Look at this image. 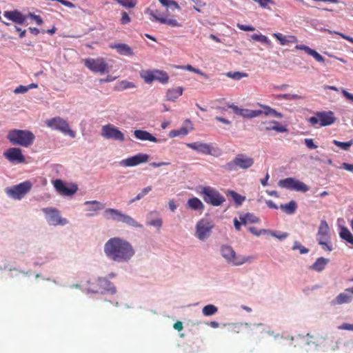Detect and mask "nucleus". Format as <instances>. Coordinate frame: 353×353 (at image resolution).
I'll use <instances>...</instances> for the list:
<instances>
[{
  "instance_id": "c03bdc74",
  "label": "nucleus",
  "mask_w": 353,
  "mask_h": 353,
  "mask_svg": "<svg viewBox=\"0 0 353 353\" xmlns=\"http://www.w3.org/2000/svg\"><path fill=\"white\" fill-rule=\"evenodd\" d=\"M226 76L235 80H240L243 77H247L248 74L240 72H229L226 74Z\"/></svg>"
},
{
  "instance_id": "b1692460",
  "label": "nucleus",
  "mask_w": 353,
  "mask_h": 353,
  "mask_svg": "<svg viewBox=\"0 0 353 353\" xmlns=\"http://www.w3.org/2000/svg\"><path fill=\"white\" fill-rule=\"evenodd\" d=\"M110 48L116 49L121 55L133 56L134 53L131 48L125 43H117L110 45Z\"/></svg>"
},
{
  "instance_id": "412c9836",
  "label": "nucleus",
  "mask_w": 353,
  "mask_h": 353,
  "mask_svg": "<svg viewBox=\"0 0 353 353\" xmlns=\"http://www.w3.org/2000/svg\"><path fill=\"white\" fill-rule=\"evenodd\" d=\"M183 90L184 89L181 86L168 89L165 96L166 101H176L183 94Z\"/></svg>"
},
{
  "instance_id": "20e7f679",
  "label": "nucleus",
  "mask_w": 353,
  "mask_h": 353,
  "mask_svg": "<svg viewBox=\"0 0 353 353\" xmlns=\"http://www.w3.org/2000/svg\"><path fill=\"white\" fill-rule=\"evenodd\" d=\"M200 194L203 201L212 206H220L225 201V197L215 188L210 186L201 188Z\"/></svg>"
},
{
  "instance_id": "09e8293b",
  "label": "nucleus",
  "mask_w": 353,
  "mask_h": 353,
  "mask_svg": "<svg viewBox=\"0 0 353 353\" xmlns=\"http://www.w3.org/2000/svg\"><path fill=\"white\" fill-rule=\"evenodd\" d=\"M162 223V219L159 217H157L154 219H151L147 222L148 225L156 227L158 229L161 228Z\"/></svg>"
},
{
  "instance_id": "6e6552de",
  "label": "nucleus",
  "mask_w": 353,
  "mask_h": 353,
  "mask_svg": "<svg viewBox=\"0 0 353 353\" xmlns=\"http://www.w3.org/2000/svg\"><path fill=\"white\" fill-rule=\"evenodd\" d=\"M254 164V159L244 154H239L235 158L227 163L225 168L229 171L236 170L239 168L246 170L251 168Z\"/></svg>"
},
{
  "instance_id": "4468645a",
  "label": "nucleus",
  "mask_w": 353,
  "mask_h": 353,
  "mask_svg": "<svg viewBox=\"0 0 353 353\" xmlns=\"http://www.w3.org/2000/svg\"><path fill=\"white\" fill-rule=\"evenodd\" d=\"M43 212L46 215V220L52 225H64L68 223L66 219L61 218L58 210L55 208H43Z\"/></svg>"
},
{
  "instance_id": "2eb2a0df",
  "label": "nucleus",
  "mask_w": 353,
  "mask_h": 353,
  "mask_svg": "<svg viewBox=\"0 0 353 353\" xmlns=\"http://www.w3.org/2000/svg\"><path fill=\"white\" fill-rule=\"evenodd\" d=\"M53 185L57 192L62 196H72L78 190V186L75 183H70L66 186L61 179H56L53 181Z\"/></svg>"
},
{
  "instance_id": "aec40b11",
  "label": "nucleus",
  "mask_w": 353,
  "mask_h": 353,
  "mask_svg": "<svg viewBox=\"0 0 353 353\" xmlns=\"http://www.w3.org/2000/svg\"><path fill=\"white\" fill-rule=\"evenodd\" d=\"M186 145L188 148L203 154H210L212 152L211 146L205 143L194 142Z\"/></svg>"
},
{
  "instance_id": "9d476101",
  "label": "nucleus",
  "mask_w": 353,
  "mask_h": 353,
  "mask_svg": "<svg viewBox=\"0 0 353 353\" xmlns=\"http://www.w3.org/2000/svg\"><path fill=\"white\" fill-rule=\"evenodd\" d=\"M85 66L94 73L105 74L109 72L106 60L103 57L83 59Z\"/></svg>"
},
{
  "instance_id": "5701e85b",
  "label": "nucleus",
  "mask_w": 353,
  "mask_h": 353,
  "mask_svg": "<svg viewBox=\"0 0 353 353\" xmlns=\"http://www.w3.org/2000/svg\"><path fill=\"white\" fill-rule=\"evenodd\" d=\"M152 14L153 15V19L155 20V21H158L160 23L165 24L172 28L181 26V25L177 21V20L174 18L168 19L166 17L157 16V13L154 12Z\"/></svg>"
},
{
  "instance_id": "7c9ffc66",
  "label": "nucleus",
  "mask_w": 353,
  "mask_h": 353,
  "mask_svg": "<svg viewBox=\"0 0 353 353\" xmlns=\"http://www.w3.org/2000/svg\"><path fill=\"white\" fill-rule=\"evenodd\" d=\"M262 113H263L262 110H252L241 108L240 116H241L243 118L251 119V118H254V117H259L261 114H262Z\"/></svg>"
},
{
  "instance_id": "0eeeda50",
  "label": "nucleus",
  "mask_w": 353,
  "mask_h": 353,
  "mask_svg": "<svg viewBox=\"0 0 353 353\" xmlns=\"http://www.w3.org/2000/svg\"><path fill=\"white\" fill-rule=\"evenodd\" d=\"M221 254L229 263L234 265H241L247 262H250L254 258L252 256H237L232 247L223 245L221 247Z\"/></svg>"
},
{
  "instance_id": "f704fd0d",
  "label": "nucleus",
  "mask_w": 353,
  "mask_h": 353,
  "mask_svg": "<svg viewBox=\"0 0 353 353\" xmlns=\"http://www.w3.org/2000/svg\"><path fill=\"white\" fill-rule=\"evenodd\" d=\"M339 234L341 239L353 245V235L347 228H342Z\"/></svg>"
},
{
  "instance_id": "69168bd1",
  "label": "nucleus",
  "mask_w": 353,
  "mask_h": 353,
  "mask_svg": "<svg viewBox=\"0 0 353 353\" xmlns=\"http://www.w3.org/2000/svg\"><path fill=\"white\" fill-rule=\"evenodd\" d=\"M170 164V162L162 161V162H159V163L152 162L150 165L154 168H159V167H161L163 165H169Z\"/></svg>"
},
{
  "instance_id": "6e6d98bb",
  "label": "nucleus",
  "mask_w": 353,
  "mask_h": 353,
  "mask_svg": "<svg viewBox=\"0 0 353 353\" xmlns=\"http://www.w3.org/2000/svg\"><path fill=\"white\" fill-rule=\"evenodd\" d=\"M28 17H30V18L34 19L35 21V22L37 23V24L39 25V26H41L43 24V19H41V17L40 16H39V15L34 14V13L30 12L28 14Z\"/></svg>"
},
{
  "instance_id": "c756f323",
  "label": "nucleus",
  "mask_w": 353,
  "mask_h": 353,
  "mask_svg": "<svg viewBox=\"0 0 353 353\" xmlns=\"http://www.w3.org/2000/svg\"><path fill=\"white\" fill-rule=\"evenodd\" d=\"M154 81H157L162 84H166L168 83L169 76L165 71L154 70Z\"/></svg>"
},
{
  "instance_id": "ddd939ff",
  "label": "nucleus",
  "mask_w": 353,
  "mask_h": 353,
  "mask_svg": "<svg viewBox=\"0 0 353 353\" xmlns=\"http://www.w3.org/2000/svg\"><path fill=\"white\" fill-rule=\"evenodd\" d=\"M101 136L107 139L123 141L125 137L123 133L112 124H107L101 128Z\"/></svg>"
},
{
  "instance_id": "a19ab883",
  "label": "nucleus",
  "mask_w": 353,
  "mask_h": 353,
  "mask_svg": "<svg viewBox=\"0 0 353 353\" xmlns=\"http://www.w3.org/2000/svg\"><path fill=\"white\" fill-rule=\"evenodd\" d=\"M351 301V296L345 294L341 293L339 294L335 299V302L336 304H343L347 303Z\"/></svg>"
},
{
  "instance_id": "c9c22d12",
  "label": "nucleus",
  "mask_w": 353,
  "mask_h": 353,
  "mask_svg": "<svg viewBox=\"0 0 353 353\" xmlns=\"http://www.w3.org/2000/svg\"><path fill=\"white\" fill-rule=\"evenodd\" d=\"M228 194L230 195L234 201L236 205H241L243 202L245 200V197L239 194L234 190H229Z\"/></svg>"
},
{
  "instance_id": "603ef678",
  "label": "nucleus",
  "mask_w": 353,
  "mask_h": 353,
  "mask_svg": "<svg viewBox=\"0 0 353 353\" xmlns=\"http://www.w3.org/2000/svg\"><path fill=\"white\" fill-rule=\"evenodd\" d=\"M120 88L119 90H126L134 88L135 85L132 82L128 81H121L119 82Z\"/></svg>"
},
{
  "instance_id": "ea45409f",
  "label": "nucleus",
  "mask_w": 353,
  "mask_h": 353,
  "mask_svg": "<svg viewBox=\"0 0 353 353\" xmlns=\"http://www.w3.org/2000/svg\"><path fill=\"white\" fill-rule=\"evenodd\" d=\"M252 39L254 41L261 42L262 43L267 44L268 46H271L272 43L270 41V39L265 35H263L261 34H254L251 36Z\"/></svg>"
},
{
  "instance_id": "f3484780",
  "label": "nucleus",
  "mask_w": 353,
  "mask_h": 353,
  "mask_svg": "<svg viewBox=\"0 0 353 353\" xmlns=\"http://www.w3.org/2000/svg\"><path fill=\"white\" fill-rule=\"evenodd\" d=\"M3 156L11 163H23L26 162L21 150L19 148H10L3 152Z\"/></svg>"
},
{
  "instance_id": "864d4df0",
  "label": "nucleus",
  "mask_w": 353,
  "mask_h": 353,
  "mask_svg": "<svg viewBox=\"0 0 353 353\" xmlns=\"http://www.w3.org/2000/svg\"><path fill=\"white\" fill-rule=\"evenodd\" d=\"M185 68L190 72H195L198 74H200L204 77H207V75L206 74H205L204 72H203L202 71H201L199 69H196V68H194V67H192L191 65H187Z\"/></svg>"
},
{
  "instance_id": "338daca9",
  "label": "nucleus",
  "mask_w": 353,
  "mask_h": 353,
  "mask_svg": "<svg viewBox=\"0 0 353 353\" xmlns=\"http://www.w3.org/2000/svg\"><path fill=\"white\" fill-rule=\"evenodd\" d=\"M228 108H231L233 110L234 113L240 116L241 108H239L237 105L234 104L229 105Z\"/></svg>"
},
{
  "instance_id": "c85d7f7f",
  "label": "nucleus",
  "mask_w": 353,
  "mask_h": 353,
  "mask_svg": "<svg viewBox=\"0 0 353 353\" xmlns=\"http://www.w3.org/2000/svg\"><path fill=\"white\" fill-rule=\"evenodd\" d=\"M121 212L114 208H107L104 211V216L107 219L119 221Z\"/></svg>"
},
{
  "instance_id": "423d86ee",
  "label": "nucleus",
  "mask_w": 353,
  "mask_h": 353,
  "mask_svg": "<svg viewBox=\"0 0 353 353\" xmlns=\"http://www.w3.org/2000/svg\"><path fill=\"white\" fill-rule=\"evenodd\" d=\"M316 239L323 250L331 252L333 250L330 242V227L325 220H321V221L316 234Z\"/></svg>"
},
{
  "instance_id": "774afa93",
  "label": "nucleus",
  "mask_w": 353,
  "mask_h": 353,
  "mask_svg": "<svg viewBox=\"0 0 353 353\" xmlns=\"http://www.w3.org/2000/svg\"><path fill=\"white\" fill-rule=\"evenodd\" d=\"M341 92L343 94V95L348 100L351 101H353V94L348 92L347 91H346L345 90H341Z\"/></svg>"
},
{
  "instance_id": "72a5a7b5",
  "label": "nucleus",
  "mask_w": 353,
  "mask_h": 353,
  "mask_svg": "<svg viewBox=\"0 0 353 353\" xmlns=\"http://www.w3.org/2000/svg\"><path fill=\"white\" fill-rule=\"evenodd\" d=\"M154 70H142L140 72L141 77L144 80L145 83L150 84L154 81Z\"/></svg>"
},
{
  "instance_id": "79ce46f5",
  "label": "nucleus",
  "mask_w": 353,
  "mask_h": 353,
  "mask_svg": "<svg viewBox=\"0 0 353 353\" xmlns=\"http://www.w3.org/2000/svg\"><path fill=\"white\" fill-rule=\"evenodd\" d=\"M159 2L166 8H170L172 9H180L178 3L173 0H159Z\"/></svg>"
},
{
  "instance_id": "37998d69",
  "label": "nucleus",
  "mask_w": 353,
  "mask_h": 353,
  "mask_svg": "<svg viewBox=\"0 0 353 353\" xmlns=\"http://www.w3.org/2000/svg\"><path fill=\"white\" fill-rule=\"evenodd\" d=\"M152 190V188L150 186H148L143 188L140 193H139L137 196L132 199L130 201V203H134L136 201H139L144 197L146 194H148Z\"/></svg>"
},
{
  "instance_id": "5fc2aeb1",
  "label": "nucleus",
  "mask_w": 353,
  "mask_h": 353,
  "mask_svg": "<svg viewBox=\"0 0 353 353\" xmlns=\"http://www.w3.org/2000/svg\"><path fill=\"white\" fill-rule=\"evenodd\" d=\"M147 13L149 14L150 15V19L152 21H155V20L153 19V15L152 14V13L154 14V13H157V16H163V17H165V14L163 13H161L160 11H159L158 10H151V9H148L147 11H146Z\"/></svg>"
},
{
  "instance_id": "a878e982",
  "label": "nucleus",
  "mask_w": 353,
  "mask_h": 353,
  "mask_svg": "<svg viewBox=\"0 0 353 353\" xmlns=\"http://www.w3.org/2000/svg\"><path fill=\"white\" fill-rule=\"evenodd\" d=\"M329 259L324 257L318 258L316 261L310 266V268L316 272H321L329 263Z\"/></svg>"
},
{
  "instance_id": "bf43d9fd",
  "label": "nucleus",
  "mask_w": 353,
  "mask_h": 353,
  "mask_svg": "<svg viewBox=\"0 0 353 353\" xmlns=\"http://www.w3.org/2000/svg\"><path fill=\"white\" fill-rule=\"evenodd\" d=\"M195 4L196 6H194V9L199 12H201V10L198 8V7H203L205 6V3L203 2L201 0H192Z\"/></svg>"
},
{
  "instance_id": "393cba45",
  "label": "nucleus",
  "mask_w": 353,
  "mask_h": 353,
  "mask_svg": "<svg viewBox=\"0 0 353 353\" xmlns=\"http://www.w3.org/2000/svg\"><path fill=\"white\" fill-rule=\"evenodd\" d=\"M187 208L194 211H200L202 212L205 206L199 199L197 197H192L188 200Z\"/></svg>"
},
{
  "instance_id": "680f3d73",
  "label": "nucleus",
  "mask_w": 353,
  "mask_h": 353,
  "mask_svg": "<svg viewBox=\"0 0 353 353\" xmlns=\"http://www.w3.org/2000/svg\"><path fill=\"white\" fill-rule=\"evenodd\" d=\"M28 90V87L24 86V85H19V86H18L17 88H15V90H14V92L15 94L25 93Z\"/></svg>"
},
{
  "instance_id": "473e14b6",
  "label": "nucleus",
  "mask_w": 353,
  "mask_h": 353,
  "mask_svg": "<svg viewBox=\"0 0 353 353\" xmlns=\"http://www.w3.org/2000/svg\"><path fill=\"white\" fill-rule=\"evenodd\" d=\"M280 208L288 214H292L294 213L296 209V204L294 201H291L288 203L282 204L280 206Z\"/></svg>"
},
{
  "instance_id": "49530a36",
  "label": "nucleus",
  "mask_w": 353,
  "mask_h": 353,
  "mask_svg": "<svg viewBox=\"0 0 353 353\" xmlns=\"http://www.w3.org/2000/svg\"><path fill=\"white\" fill-rule=\"evenodd\" d=\"M293 250H299L300 254H306L308 252L309 250L305 247H303L299 242L295 241L292 246Z\"/></svg>"
},
{
  "instance_id": "8fccbe9b",
  "label": "nucleus",
  "mask_w": 353,
  "mask_h": 353,
  "mask_svg": "<svg viewBox=\"0 0 353 353\" xmlns=\"http://www.w3.org/2000/svg\"><path fill=\"white\" fill-rule=\"evenodd\" d=\"M310 56H312L319 63H325V59L323 57V56H321L314 50L310 49Z\"/></svg>"
},
{
  "instance_id": "f257e3e1",
  "label": "nucleus",
  "mask_w": 353,
  "mask_h": 353,
  "mask_svg": "<svg viewBox=\"0 0 353 353\" xmlns=\"http://www.w3.org/2000/svg\"><path fill=\"white\" fill-rule=\"evenodd\" d=\"M104 252L109 259L118 263L128 262L135 254L132 244L120 237L110 238L105 243Z\"/></svg>"
},
{
  "instance_id": "052dcab7",
  "label": "nucleus",
  "mask_w": 353,
  "mask_h": 353,
  "mask_svg": "<svg viewBox=\"0 0 353 353\" xmlns=\"http://www.w3.org/2000/svg\"><path fill=\"white\" fill-rule=\"evenodd\" d=\"M339 329L353 331V324L344 323L341 324L340 326H339Z\"/></svg>"
},
{
  "instance_id": "0e129e2a",
  "label": "nucleus",
  "mask_w": 353,
  "mask_h": 353,
  "mask_svg": "<svg viewBox=\"0 0 353 353\" xmlns=\"http://www.w3.org/2000/svg\"><path fill=\"white\" fill-rule=\"evenodd\" d=\"M58 2L61 3L62 5L65 6L70 8H75V5L73 3L66 1V0H58Z\"/></svg>"
},
{
  "instance_id": "e433bc0d",
  "label": "nucleus",
  "mask_w": 353,
  "mask_h": 353,
  "mask_svg": "<svg viewBox=\"0 0 353 353\" xmlns=\"http://www.w3.org/2000/svg\"><path fill=\"white\" fill-rule=\"evenodd\" d=\"M272 125L265 127V130L267 131L275 130L279 132H285L287 128L283 125H280L277 121H272Z\"/></svg>"
},
{
  "instance_id": "13d9d810",
  "label": "nucleus",
  "mask_w": 353,
  "mask_h": 353,
  "mask_svg": "<svg viewBox=\"0 0 353 353\" xmlns=\"http://www.w3.org/2000/svg\"><path fill=\"white\" fill-rule=\"evenodd\" d=\"M236 26L241 30H243V31H254L255 30V28L252 26H247V25L238 23Z\"/></svg>"
},
{
  "instance_id": "f03ea898",
  "label": "nucleus",
  "mask_w": 353,
  "mask_h": 353,
  "mask_svg": "<svg viewBox=\"0 0 353 353\" xmlns=\"http://www.w3.org/2000/svg\"><path fill=\"white\" fill-rule=\"evenodd\" d=\"M7 139L14 145L28 148L34 143L35 136L30 130L14 129L8 132Z\"/></svg>"
},
{
  "instance_id": "a211bd4d",
  "label": "nucleus",
  "mask_w": 353,
  "mask_h": 353,
  "mask_svg": "<svg viewBox=\"0 0 353 353\" xmlns=\"http://www.w3.org/2000/svg\"><path fill=\"white\" fill-rule=\"evenodd\" d=\"M149 159V155L143 153H139L134 156L130 157L121 161L120 164L125 167H133L143 163H145Z\"/></svg>"
},
{
  "instance_id": "4d7b16f0",
  "label": "nucleus",
  "mask_w": 353,
  "mask_h": 353,
  "mask_svg": "<svg viewBox=\"0 0 353 353\" xmlns=\"http://www.w3.org/2000/svg\"><path fill=\"white\" fill-rule=\"evenodd\" d=\"M131 19L126 12L121 13V24H128L130 22Z\"/></svg>"
},
{
  "instance_id": "de8ad7c7",
  "label": "nucleus",
  "mask_w": 353,
  "mask_h": 353,
  "mask_svg": "<svg viewBox=\"0 0 353 353\" xmlns=\"http://www.w3.org/2000/svg\"><path fill=\"white\" fill-rule=\"evenodd\" d=\"M188 133V130L186 128H181L179 130H172L170 132V136L172 137H175L177 136H179L181 134L182 135H186Z\"/></svg>"
},
{
  "instance_id": "f8f14e48",
  "label": "nucleus",
  "mask_w": 353,
  "mask_h": 353,
  "mask_svg": "<svg viewBox=\"0 0 353 353\" xmlns=\"http://www.w3.org/2000/svg\"><path fill=\"white\" fill-rule=\"evenodd\" d=\"M336 118L332 112H317L315 116L310 117V123L320 126H327L334 123Z\"/></svg>"
},
{
  "instance_id": "1a4fd4ad",
  "label": "nucleus",
  "mask_w": 353,
  "mask_h": 353,
  "mask_svg": "<svg viewBox=\"0 0 353 353\" xmlns=\"http://www.w3.org/2000/svg\"><path fill=\"white\" fill-rule=\"evenodd\" d=\"M32 184L30 181H26L18 185L6 188V194L14 199L21 200L32 188Z\"/></svg>"
},
{
  "instance_id": "4be33fe9",
  "label": "nucleus",
  "mask_w": 353,
  "mask_h": 353,
  "mask_svg": "<svg viewBox=\"0 0 353 353\" xmlns=\"http://www.w3.org/2000/svg\"><path fill=\"white\" fill-rule=\"evenodd\" d=\"M134 137L141 141H149L154 143L159 142V140L154 137L149 132L142 130H136L134 131Z\"/></svg>"
},
{
  "instance_id": "39448f33",
  "label": "nucleus",
  "mask_w": 353,
  "mask_h": 353,
  "mask_svg": "<svg viewBox=\"0 0 353 353\" xmlns=\"http://www.w3.org/2000/svg\"><path fill=\"white\" fill-rule=\"evenodd\" d=\"M46 125L53 130H57L61 133L69 135L72 138L76 137L74 131L70 129L68 122L60 117H55L46 120Z\"/></svg>"
},
{
  "instance_id": "dca6fc26",
  "label": "nucleus",
  "mask_w": 353,
  "mask_h": 353,
  "mask_svg": "<svg viewBox=\"0 0 353 353\" xmlns=\"http://www.w3.org/2000/svg\"><path fill=\"white\" fill-rule=\"evenodd\" d=\"M214 225L206 219L200 220L196 225V234L199 239H207L212 232Z\"/></svg>"
},
{
  "instance_id": "bb28decb",
  "label": "nucleus",
  "mask_w": 353,
  "mask_h": 353,
  "mask_svg": "<svg viewBox=\"0 0 353 353\" xmlns=\"http://www.w3.org/2000/svg\"><path fill=\"white\" fill-rule=\"evenodd\" d=\"M273 37L279 41L280 44L282 46L290 43H296L297 41L294 36H283L281 33H274Z\"/></svg>"
},
{
  "instance_id": "9b49d317",
  "label": "nucleus",
  "mask_w": 353,
  "mask_h": 353,
  "mask_svg": "<svg viewBox=\"0 0 353 353\" xmlns=\"http://www.w3.org/2000/svg\"><path fill=\"white\" fill-rule=\"evenodd\" d=\"M278 185L282 188L301 192H305L308 190L306 184L292 177L280 180Z\"/></svg>"
},
{
  "instance_id": "3c124183",
  "label": "nucleus",
  "mask_w": 353,
  "mask_h": 353,
  "mask_svg": "<svg viewBox=\"0 0 353 353\" xmlns=\"http://www.w3.org/2000/svg\"><path fill=\"white\" fill-rule=\"evenodd\" d=\"M248 230L252 233L254 235L256 236H259L261 234H267L269 232L268 230H265V229H262V230H258L256 228L254 227H250L248 228Z\"/></svg>"
},
{
  "instance_id": "58836bf2",
  "label": "nucleus",
  "mask_w": 353,
  "mask_h": 353,
  "mask_svg": "<svg viewBox=\"0 0 353 353\" xmlns=\"http://www.w3.org/2000/svg\"><path fill=\"white\" fill-rule=\"evenodd\" d=\"M218 310V308L212 304L207 305L203 307L202 312L204 316H211L214 314Z\"/></svg>"
},
{
  "instance_id": "a18cd8bd",
  "label": "nucleus",
  "mask_w": 353,
  "mask_h": 353,
  "mask_svg": "<svg viewBox=\"0 0 353 353\" xmlns=\"http://www.w3.org/2000/svg\"><path fill=\"white\" fill-rule=\"evenodd\" d=\"M333 143L343 150H347L352 145V142L351 141L347 142H341L339 141L334 140Z\"/></svg>"
},
{
  "instance_id": "6ab92c4d",
  "label": "nucleus",
  "mask_w": 353,
  "mask_h": 353,
  "mask_svg": "<svg viewBox=\"0 0 353 353\" xmlns=\"http://www.w3.org/2000/svg\"><path fill=\"white\" fill-rule=\"evenodd\" d=\"M3 15L8 19L19 24L25 23L27 19L26 16L17 10L13 11H5Z\"/></svg>"
},
{
  "instance_id": "e2e57ef3",
  "label": "nucleus",
  "mask_w": 353,
  "mask_h": 353,
  "mask_svg": "<svg viewBox=\"0 0 353 353\" xmlns=\"http://www.w3.org/2000/svg\"><path fill=\"white\" fill-rule=\"evenodd\" d=\"M341 169H345L347 171L353 172V164H349L347 163H343L341 166L340 167Z\"/></svg>"
},
{
  "instance_id": "7ed1b4c3",
  "label": "nucleus",
  "mask_w": 353,
  "mask_h": 353,
  "mask_svg": "<svg viewBox=\"0 0 353 353\" xmlns=\"http://www.w3.org/2000/svg\"><path fill=\"white\" fill-rule=\"evenodd\" d=\"M87 290L92 293L101 294L105 292L115 294L117 292L116 288L112 283L107 279L103 277L92 279L88 281Z\"/></svg>"
},
{
  "instance_id": "cd10ccee",
  "label": "nucleus",
  "mask_w": 353,
  "mask_h": 353,
  "mask_svg": "<svg viewBox=\"0 0 353 353\" xmlns=\"http://www.w3.org/2000/svg\"><path fill=\"white\" fill-rule=\"evenodd\" d=\"M239 219L243 225H246L247 223H256L260 221L259 218L250 212L240 215Z\"/></svg>"
},
{
  "instance_id": "4c0bfd02",
  "label": "nucleus",
  "mask_w": 353,
  "mask_h": 353,
  "mask_svg": "<svg viewBox=\"0 0 353 353\" xmlns=\"http://www.w3.org/2000/svg\"><path fill=\"white\" fill-rule=\"evenodd\" d=\"M85 205H91L92 207L88 208L87 211L91 212L94 211L97 212L101 208H103V206L101 205V203L97 201H87L84 203Z\"/></svg>"
},
{
  "instance_id": "2f4dec72",
  "label": "nucleus",
  "mask_w": 353,
  "mask_h": 353,
  "mask_svg": "<svg viewBox=\"0 0 353 353\" xmlns=\"http://www.w3.org/2000/svg\"><path fill=\"white\" fill-rule=\"evenodd\" d=\"M119 221L123 223H125L130 226L134 228H141V225L139 224L137 221H135L132 216L121 213Z\"/></svg>"
}]
</instances>
